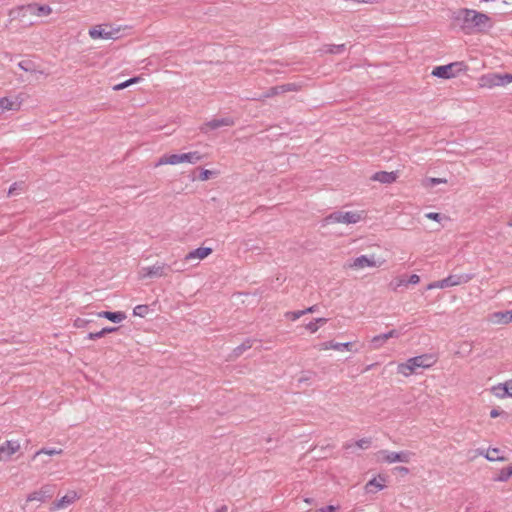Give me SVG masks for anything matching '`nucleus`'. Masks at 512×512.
<instances>
[{
  "instance_id": "f257e3e1",
  "label": "nucleus",
  "mask_w": 512,
  "mask_h": 512,
  "mask_svg": "<svg viewBox=\"0 0 512 512\" xmlns=\"http://www.w3.org/2000/svg\"><path fill=\"white\" fill-rule=\"evenodd\" d=\"M454 20L465 34L486 32L493 24L487 14L468 8L459 9Z\"/></svg>"
},
{
  "instance_id": "f03ea898",
  "label": "nucleus",
  "mask_w": 512,
  "mask_h": 512,
  "mask_svg": "<svg viewBox=\"0 0 512 512\" xmlns=\"http://www.w3.org/2000/svg\"><path fill=\"white\" fill-rule=\"evenodd\" d=\"M437 362L435 354H423L409 358L405 363L398 365V372L404 376H409L418 368H430Z\"/></svg>"
},
{
  "instance_id": "7ed1b4c3",
  "label": "nucleus",
  "mask_w": 512,
  "mask_h": 512,
  "mask_svg": "<svg viewBox=\"0 0 512 512\" xmlns=\"http://www.w3.org/2000/svg\"><path fill=\"white\" fill-rule=\"evenodd\" d=\"M184 268L174 261L171 265L165 263H156L153 266L143 267L139 274L141 278H160L166 277L171 272H182Z\"/></svg>"
},
{
  "instance_id": "20e7f679",
  "label": "nucleus",
  "mask_w": 512,
  "mask_h": 512,
  "mask_svg": "<svg viewBox=\"0 0 512 512\" xmlns=\"http://www.w3.org/2000/svg\"><path fill=\"white\" fill-rule=\"evenodd\" d=\"M203 159V155H201L198 151L183 153V154H170V155H163L157 163L155 164L156 167L170 164V165H176L179 163H197Z\"/></svg>"
},
{
  "instance_id": "39448f33",
  "label": "nucleus",
  "mask_w": 512,
  "mask_h": 512,
  "mask_svg": "<svg viewBox=\"0 0 512 512\" xmlns=\"http://www.w3.org/2000/svg\"><path fill=\"white\" fill-rule=\"evenodd\" d=\"M363 219V212L358 211H335L325 218V222L355 224Z\"/></svg>"
},
{
  "instance_id": "423d86ee",
  "label": "nucleus",
  "mask_w": 512,
  "mask_h": 512,
  "mask_svg": "<svg viewBox=\"0 0 512 512\" xmlns=\"http://www.w3.org/2000/svg\"><path fill=\"white\" fill-rule=\"evenodd\" d=\"M414 454L410 451L393 452L388 450H381L378 452V457L381 461L386 463H409Z\"/></svg>"
},
{
  "instance_id": "0eeeda50",
  "label": "nucleus",
  "mask_w": 512,
  "mask_h": 512,
  "mask_svg": "<svg viewBox=\"0 0 512 512\" xmlns=\"http://www.w3.org/2000/svg\"><path fill=\"white\" fill-rule=\"evenodd\" d=\"M108 25H95L92 28L89 29L88 34L92 39H117V34L120 31V28H113L110 30H107L106 28Z\"/></svg>"
},
{
  "instance_id": "6e6552de",
  "label": "nucleus",
  "mask_w": 512,
  "mask_h": 512,
  "mask_svg": "<svg viewBox=\"0 0 512 512\" xmlns=\"http://www.w3.org/2000/svg\"><path fill=\"white\" fill-rule=\"evenodd\" d=\"M54 495V486L50 484L43 485L39 490L28 494L26 501H38L44 503Z\"/></svg>"
},
{
  "instance_id": "1a4fd4ad",
  "label": "nucleus",
  "mask_w": 512,
  "mask_h": 512,
  "mask_svg": "<svg viewBox=\"0 0 512 512\" xmlns=\"http://www.w3.org/2000/svg\"><path fill=\"white\" fill-rule=\"evenodd\" d=\"M234 124H235V121L231 117L212 119V120L204 123L200 127V131L202 133H208L211 130H216V129L224 127V126H233Z\"/></svg>"
},
{
  "instance_id": "9d476101",
  "label": "nucleus",
  "mask_w": 512,
  "mask_h": 512,
  "mask_svg": "<svg viewBox=\"0 0 512 512\" xmlns=\"http://www.w3.org/2000/svg\"><path fill=\"white\" fill-rule=\"evenodd\" d=\"M20 450V443L17 440H7L0 445V461H8L12 455Z\"/></svg>"
},
{
  "instance_id": "9b49d317",
  "label": "nucleus",
  "mask_w": 512,
  "mask_h": 512,
  "mask_svg": "<svg viewBox=\"0 0 512 512\" xmlns=\"http://www.w3.org/2000/svg\"><path fill=\"white\" fill-rule=\"evenodd\" d=\"M383 262L384 261L377 263L374 259V256L368 257L366 255H361V256L353 259V261L351 263H349L347 265V267L352 268V269H362L365 267L380 266Z\"/></svg>"
},
{
  "instance_id": "f8f14e48",
  "label": "nucleus",
  "mask_w": 512,
  "mask_h": 512,
  "mask_svg": "<svg viewBox=\"0 0 512 512\" xmlns=\"http://www.w3.org/2000/svg\"><path fill=\"white\" fill-rule=\"evenodd\" d=\"M80 496L77 494L76 491H69L65 496L62 498L54 501L50 507L51 511H56L63 509L71 504H73L76 500H78Z\"/></svg>"
},
{
  "instance_id": "ddd939ff",
  "label": "nucleus",
  "mask_w": 512,
  "mask_h": 512,
  "mask_svg": "<svg viewBox=\"0 0 512 512\" xmlns=\"http://www.w3.org/2000/svg\"><path fill=\"white\" fill-rule=\"evenodd\" d=\"M473 277V274L449 275L448 277L441 280V285H443L444 288L453 287L468 283L473 279Z\"/></svg>"
},
{
  "instance_id": "4468645a",
  "label": "nucleus",
  "mask_w": 512,
  "mask_h": 512,
  "mask_svg": "<svg viewBox=\"0 0 512 512\" xmlns=\"http://www.w3.org/2000/svg\"><path fill=\"white\" fill-rule=\"evenodd\" d=\"M457 63H451L448 65L437 66L433 69L432 75L442 79H449L455 76L454 68Z\"/></svg>"
},
{
  "instance_id": "2eb2a0df",
  "label": "nucleus",
  "mask_w": 512,
  "mask_h": 512,
  "mask_svg": "<svg viewBox=\"0 0 512 512\" xmlns=\"http://www.w3.org/2000/svg\"><path fill=\"white\" fill-rule=\"evenodd\" d=\"M398 178V172L397 171H379L372 175L371 180L378 181L383 184H391L396 181Z\"/></svg>"
},
{
  "instance_id": "dca6fc26",
  "label": "nucleus",
  "mask_w": 512,
  "mask_h": 512,
  "mask_svg": "<svg viewBox=\"0 0 512 512\" xmlns=\"http://www.w3.org/2000/svg\"><path fill=\"white\" fill-rule=\"evenodd\" d=\"M353 346H354L353 342L337 343L334 341H327L320 345V350L333 349V350L340 351V350L346 349L348 351L357 352L358 350H354Z\"/></svg>"
},
{
  "instance_id": "f3484780",
  "label": "nucleus",
  "mask_w": 512,
  "mask_h": 512,
  "mask_svg": "<svg viewBox=\"0 0 512 512\" xmlns=\"http://www.w3.org/2000/svg\"><path fill=\"white\" fill-rule=\"evenodd\" d=\"M492 390L498 398L512 397V379L494 386Z\"/></svg>"
},
{
  "instance_id": "a211bd4d",
  "label": "nucleus",
  "mask_w": 512,
  "mask_h": 512,
  "mask_svg": "<svg viewBox=\"0 0 512 512\" xmlns=\"http://www.w3.org/2000/svg\"><path fill=\"white\" fill-rule=\"evenodd\" d=\"M211 253H212V249L211 248H209V247H199L197 249H194V250L190 251L185 256V261H191V260H194V259L202 260V259L206 258L207 256H209Z\"/></svg>"
},
{
  "instance_id": "6ab92c4d",
  "label": "nucleus",
  "mask_w": 512,
  "mask_h": 512,
  "mask_svg": "<svg viewBox=\"0 0 512 512\" xmlns=\"http://www.w3.org/2000/svg\"><path fill=\"white\" fill-rule=\"evenodd\" d=\"M384 482L385 478L381 475H379L378 478L371 479L365 485L366 493H377L378 491L382 490L385 487Z\"/></svg>"
},
{
  "instance_id": "aec40b11",
  "label": "nucleus",
  "mask_w": 512,
  "mask_h": 512,
  "mask_svg": "<svg viewBox=\"0 0 512 512\" xmlns=\"http://www.w3.org/2000/svg\"><path fill=\"white\" fill-rule=\"evenodd\" d=\"M21 102L14 101L8 97L0 98V115L5 111H18L20 109Z\"/></svg>"
},
{
  "instance_id": "412c9836",
  "label": "nucleus",
  "mask_w": 512,
  "mask_h": 512,
  "mask_svg": "<svg viewBox=\"0 0 512 512\" xmlns=\"http://www.w3.org/2000/svg\"><path fill=\"white\" fill-rule=\"evenodd\" d=\"M98 317L106 318L114 323H119L126 319V314L121 311L110 312V311H101L97 313Z\"/></svg>"
},
{
  "instance_id": "4be33fe9",
  "label": "nucleus",
  "mask_w": 512,
  "mask_h": 512,
  "mask_svg": "<svg viewBox=\"0 0 512 512\" xmlns=\"http://www.w3.org/2000/svg\"><path fill=\"white\" fill-rule=\"evenodd\" d=\"M27 16V13L24 12L23 5L12 8L8 12L9 22L11 23L14 20H20L24 22V18Z\"/></svg>"
},
{
  "instance_id": "5701e85b",
  "label": "nucleus",
  "mask_w": 512,
  "mask_h": 512,
  "mask_svg": "<svg viewBox=\"0 0 512 512\" xmlns=\"http://www.w3.org/2000/svg\"><path fill=\"white\" fill-rule=\"evenodd\" d=\"M492 321L497 324H508L512 322V311L496 312L492 315Z\"/></svg>"
},
{
  "instance_id": "b1692460",
  "label": "nucleus",
  "mask_w": 512,
  "mask_h": 512,
  "mask_svg": "<svg viewBox=\"0 0 512 512\" xmlns=\"http://www.w3.org/2000/svg\"><path fill=\"white\" fill-rule=\"evenodd\" d=\"M280 85L278 86H274V87H271L269 88L265 93L259 95V96H255L253 98H251L252 100H256V101H261V100H264L266 98H271V97H274V96H277V95H280L282 94V92L280 91Z\"/></svg>"
},
{
  "instance_id": "393cba45",
  "label": "nucleus",
  "mask_w": 512,
  "mask_h": 512,
  "mask_svg": "<svg viewBox=\"0 0 512 512\" xmlns=\"http://www.w3.org/2000/svg\"><path fill=\"white\" fill-rule=\"evenodd\" d=\"M500 74H489L481 78V85L487 87L499 86Z\"/></svg>"
},
{
  "instance_id": "a878e982",
  "label": "nucleus",
  "mask_w": 512,
  "mask_h": 512,
  "mask_svg": "<svg viewBox=\"0 0 512 512\" xmlns=\"http://www.w3.org/2000/svg\"><path fill=\"white\" fill-rule=\"evenodd\" d=\"M253 346V340L252 339H246L242 344L237 346L233 349V356L239 357L241 356L246 350L250 349Z\"/></svg>"
},
{
  "instance_id": "bb28decb",
  "label": "nucleus",
  "mask_w": 512,
  "mask_h": 512,
  "mask_svg": "<svg viewBox=\"0 0 512 512\" xmlns=\"http://www.w3.org/2000/svg\"><path fill=\"white\" fill-rule=\"evenodd\" d=\"M499 453H500V450L498 448H492V449H488L485 454L483 452H481L480 454L484 455V457L486 459H488L489 461L504 460V457L500 456Z\"/></svg>"
},
{
  "instance_id": "cd10ccee",
  "label": "nucleus",
  "mask_w": 512,
  "mask_h": 512,
  "mask_svg": "<svg viewBox=\"0 0 512 512\" xmlns=\"http://www.w3.org/2000/svg\"><path fill=\"white\" fill-rule=\"evenodd\" d=\"M63 453V450L62 449H55V448H50V449H47V448H42L40 450H38L34 455H33V459H37L38 457H40L41 455L45 454V455H48V456H54V455H60Z\"/></svg>"
},
{
  "instance_id": "c85d7f7f",
  "label": "nucleus",
  "mask_w": 512,
  "mask_h": 512,
  "mask_svg": "<svg viewBox=\"0 0 512 512\" xmlns=\"http://www.w3.org/2000/svg\"><path fill=\"white\" fill-rule=\"evenodd\" d=\"M18 66L26 72H32V73L37 72V70L35 69L34 63L30 60L21 61L18 63ZM38 73L43 74V71H38Z\"/></svg>"
},
{
  "instance_id": "c756f323",
  "label": "nucleus",
  "mask_w": 512,
  "mask_h": 512,
  "mask_svg": "<svg viewBox=\"0 0 512 512\" xmlns=\"http://www.w3.org/2000/svg\"><path fill=\"white\" fill-rule=\"evenodd\" d=\"M387 341V335L385 333L374 336L371 339V344L374 349L380 348Z\"/></svg>"
},
{
  "instance_id": "7c9ffc66",
  "label": "nucleus",
  "mask_w": 512,
  "mask_h": 512,
  "mask_svg": "<svg viewBox=\"0 0 512 512\" xmlns=\"http://www.w3.org/2000/svg\"><path fill=\"white\" fill-rule=\"evenodd\" d=\"M407 285V281L403 277L395 278L389 283V288L393 291H397L399 287Z\"/></svg>"
},
{
  "instance_id": "2f4dec72",
  "label": "nucleus",
  "mask_w": 512,
  "mask_h": 512,
  "mask_svg": "<svg viewBox=\"0 0 512 512\" xmlns=\"http://www.w3.org/2000/svg\"><path fill=\"white\" fill-rule=\"evenodd\" d=\"M36 11L38 17H43L50 15L52 13V8L49 5L37 4Z\"/></svg>"
},
{
  "instance_id": "473e14b6",
  "label": "nucleus",
  "mask_w": 512,
  "mask_h": 512,
  "mask_svg": "<svg viewBox=\"0 0 512 512\" xmlns=\"http://www.w3.org/2000/svg\"><path fill=\"white\" fill-rule=\"evenodd\" d=\"M446 182H447V180L444 179V178H434V177H431V178H427L424 181L423 185L425 187H434V186H436L438 184L446 183Z\"/></svg>"
},
{
  "instance_id": "72a5a7b5",
  "label": "nucleus",
  "mask_w": 512,
  "mask_h": 512,
  "mask_svg": "<svg viewBox=\"0 0 512 512\" xmlns=\"http://www.w3.org/2000/svg\"><path fill=\"white\" fill-rule=\"evenodd\" d=\"M149 312V306L148 305H137L134 309H133V314L135 316H139V317H145Z\"/></svg>"
},
{
  "instance_id": "f704fd0d",
  "label": "nucleus",
  "mask_w": 512,
  "mask_h": 512,
  "mask_svg": "<svg viewBox=\"0 0 512 512\" xmlns=\"http://www.w3.org/2000/svg\"><path fill=\"white\" fill-rule=\"evenodd\" d=\"M344 50H345V44H339V45L330 44V45H327L326 52L331 53V54H339V53H342Z\"/></svg>"
},
{
  "instance_id": "c9c22d12",
  "label": "nucleus",
  "mask_w": 512,
  "mask_h": 512,
  "mask_svg": "<svg viewBox=\"0 0 512 512\" xmlns=\"http://www.w3.org/2000/svg\"><path fill=\"white\" fill-rule=\"evenodd\" d=\"M280 88V91L282 92V94H284L287 92L298 91L300 89V86L296 83H286L280 85Z\"/></svg>"
},
{
  "instance_id": "e433bc0d",
  "label": "nucleus",
  "mask_w": 512,
  "mask_h": 512,
  "mask_svg": "<svg viewBox=\"0 0 512 512\" xmlns=\"http://www.w3.org/2000/svg\"><path fill=\"white\" fill-rule=\"evenodd\" d=\"M512 476V466H509L507 468H504L501 470L499 476H498V480L499 481H502V482H505L507 481L510 477Z\"/></svg>"
},
{
  "instance_id": "4c0bfd02",
  "label": "nucleus",
  "mask_w": 512,
  "mask_h": 512,
  "mask_svg": "<svg viewBox=\"0 0 512 512\" xmlns=\"http://www.w3.org/2000/svg\"><path fill=\"white\" fill-rule=\"evenodd\" d=\"M137 81H138V78H137V77H135V78H131V79L126 80V81H124V82H122V83H120V84L115 85V86L113 87V90L118 91V90L125 89V88H127L128 86H130L131 84H133V83H135V82H137Z\"/></svg>"
},
{
  "instance_id": "58836bf2",
  "label": "nucleus",
  "mask_w": 512,
  "mask_h": 512,
  "mask_svg": "<svg viewBox=\"0 0 512 512\" xmlns=\"http://www.w3.org/2000/svg\"><path fill=\"white\" fill-rule=\"evenodd\" d=\"M303 315H304V312H302V310L289 311V312L285 313V317L290 319V320H292V321H296L297 319H299Z\"/></svg>"
},
{
  "instance_id": "ea45409f",
  "label": "nucleus",
  "mask_w": 512,
  "mask_h": 512,
  "mask_svg": "<svg viewBox=\"0 0 512 512\" xmlns=\"http://www.w3.org/2000/svg\"><path fill=\"white\" fill-rule=\"evenodd\" d=\"M23 8H24V12L30 15H35L37 16V11H36V8H37V3H30V4H27V5H23Z\"/></svg>"
},
{
  "instance_id": "a19ab883",
  "label": "nucleus",
  "mask_w": 512,
  "mask_h": 512,
  "mask_svg": "<svg viewBox=\"0 0 512 512\" xmlns=\"http://www.w3.org/2000/svg\"><path fill=\"white\" fill-rule=\"evenodd\" d=\"M370 445H371L370 438H362L355 442V446H357L360 449H367Z\"/></svg>"
},
{
  "instance_id": "79ce46f5",
  "label": "nucleus",
  "mask_w": 512,
  "mask_h": 512,
  "mask_svg": "<svg viewBox=\"0 0 512 512\" xmlns=\"http://www.w3.org/2000/svg\"><path fill=\"white\" fill-rule=\"evenodd\" d=\"M499 86H504L512 82V74H500Z\"/></svg>"
},
{
  "instance_id": "37998d69",
  "label": "nucleus",
  "mask_w": 512,
  "mask_h": 512,
  "mask_svg": "<svg viewBox=\"0 0 512 512\" xmlns=\"http://www.w3.org/2000/svg\"><path fill=\"white\" fill-rule=\"evenodd\" d=\"M212 174H213L212 171L204 169L201 171V173L199 175V180L206 181V180L210 179Z\"/></svg>"
},
{
  "instance_id": "c03bdc74",
  "label": "nucleus",
  "mask_w": 512,
  "mask_h": 512,
  "mask_svg": "<svg viewBox=\"0 0 512 512\" xmlns=\"http://www.w3.org/2000/svg\"><path fill=\"white\" fill-rule=\"evenodd\" d=\"M428 219L439 222L443 216L440 213L429 212L425 215Z\"/></svg>"
},
{
  "instance_id": "a18cd8bd",
  "label": "nucleus",
  "mask_w": 512,
  "mask_h": 512,
  "mask_svg": "<svg viewBox=\"0 0 512 512\" xmlns=\"http://www.w3.org/2000/svg\"><path fill=\"white\" fill-rule=\"evenodd\" d=\"M89 322H90L89 320H85V319H82V318H77L74 321V326L77 327V328H82V327H84Z\"/></svg>"
},
{
  "instance_id": "49530a36",
  "label": "nucleus",
  "mask_w": 512,
  "mask_h": 512,
  "mask_svg": "<svg viewBox=\"0 0 512 512\" xmlns=\"http://www.w3.org/2000/svg\"><path fill=\"white\" fill-rule=\"evenodd\" d=\"M407 284H418L420 277L417 274H412L407 280Z\"/></svg>"
},
{
  "instance_id": "de8ad7c7",
  "label": "nucleus",
  "mask_w": 512,
  "mask_h": 512,
  "mask_svg": "<svg viewBox=\"0 0 512 512\" xmlns=\"http://www.w3.org/2000/svg\"><path fill=\"white\" fill-rule=\"evenodd\" d=\"M306 329L309 330L311 333H315L319 329V326L316 325L314 321H311L306 325Z\"/></svg>"
},
{
  "instance_id": "09e8293b",
  "label": "nucleus",
  "mask_w": 512,
  "mask_h": 512,
  "mask_svg": "<svg viewBox=\"0 0 512 512\" xmlns=\"http://www.w3.org/2000/svg\"><path fill=\"white\" fill-rule=\"evenodd\" d=\"M101 337H103L101 330L98 331V332H90L87 335V338L90 339V340H96V339H99Z\"/></svg>"
},
{
  "instance_id": "8fccbe9b",
  "label": "nucleus",
  "mask_w": 512,
  "mask_h": 512,
  "mask_svg": "<svg viewBox=\"0 0 512 512\" xmlns=\"http://www.w3.org/2000/svg\"><path fill=\"white\" fill-rule=\"evenodd\" d=\"M435 288H440V289L444 288L443 285H441V280L432 282V283L428 284V286H427V290H431V289H435Z\"/></svg>"
},
{
  "instance_id": "3c124183",
  "label": "nucleus",
  "mask_w": 512,
  "mask_h": 512,
  "mask_svg": "<svg viewBox=\"0 0 512 512\" xmlns=\"http://www.w3.org/2000/svg\"><path fill=\"white\" fill-rule=\"evenodd\" d=\"M118 329H119L118 327H105V328L101 329V332H102V335L105 336L106 334L116 332Z\"/></svg>"
},
{
  "instance_id": "603ef678",
  "label": "nucleus",
  "mask_w": 512,
  "mask_h": 512,
  "mask_svg": "<svg viewBox=\"0 0 512 512\" xmlns=\"http://www.w3.org/2000/svg\"><path fill=\"white\" fill-rule=\"evenodd\" d=\"M20 185L21 184H18V183L12 184L10 189H9V191H8V195L11 196V195L16 194V190L17 189H21Z\"/></svg>"
},
{
  "instance_id": "864d4df0",
  "label": "nucleus",
  "mask_w": 512,
  "mask_h": 512,
  "mask_svg": "<svg viewBox=\"0 0 512 512\" xmlns=\"http://www.w3.org/2000/svg\"><path fill=\"white\" fill-rule=\"evenodd\" d=\"M385 334L387 335V340L390 338H398L400 336V332L395 329H393Z\"/></svg>"
},
{
  "instance_id": "5fc2aeb1",
  "label": "nucleus",
  "mask_w": 512,
  "mask_h": 512,
  "mask_svg": "<svg viewBox=\"0 0 512 512\" xmlns=\"http://www.w3.org/2000/svg\"><path fill=\"white\" fill-rule=\"evenodd\" d=\"M335 510H336L335 506L328 505L326 507H323V508L319 509L317 512H335Z\"/></svg>"
},
{
  "instance_id": "6e6d98bb",
  "label": "nucleus",
  "mask_w": 512,
  "mask_h": 512,
  "mask_svg": "<svg viewBox=\"0 0 512 512\" xmlns=\"http://www.w3.org/2000/svg\"><path fill=\"white\" fill-rule=\"evenodd\" d=\"M395 470L398 471L399 473L405 474V475L409 473V469L404 466H398L395 468Z\"/></svg>"
},
{
  "instance_id": "4d7b16f0",
  "label": "nucleus",
  "mask_w": 512,
  "mask_h": 512,
  "mask_svg": "<svg viewBox=\"0 0 512 512\" xmlns=\"http://www.w3.org/2000/svg\"><path fill=\"white\" fill-rule=\"evenodd\" d=\"M315 311H317V305H313L311 307H308V308L302 310V312H304V315L307 313H313Z\"/></svg>"
},
{
  "instance_id": "13d9d810",
  "label": "nucleus",
  "mask_w": 512,
  "mask_h": 512,
  "mask_svg": "<svg viewBox=\"0 0 512 512\" xmlns=\"http://www.w3.org/2000/svg\"><path fill=\"white\" fill-rule=\"evenodd\" d=\"M501 413H502V412H501L500 410H498V409H492V410L490 411V417H491V418H496V417L500 416V415H501Z\"/></svg>"
},
{
  "instance_id": "bf43d9fd",
  "label": "nucleus",
  "mask_w": 512,
  "mask_h": 512,
  "mask_svg": "<svg viewBox=\"0 0 512 512\" xmlns=\"http://www.w3.org/2000/svg\"><path fill=\"white\" fill-rule=\"evenodd\" d=\"M327 321H328V320H327L326 318H322V317H321V318H316V319L314 320V322H315V323H316V325H318V326H319V325H323V324H325Z\"/></svg>"
},
{
  "instance_id": "052dcab7",
  "label": "nucleus",
  "mask_w": 512,
  "mask_h": 512,
  "mask_svg": "<svg viewBox=\"0 0 512 512\" xmlns=\"http://www.w3.org/2000/svg\"><path fill=\"white\" fill-rule=\"evenodd\" d=\"M353 446H355V443L353 444V443H349V442H347V443H345V444L343 445V449H345V450H350Z\"/></svg>"
},
{
  "instance_id": "680f3d73",
  "label": "nucleus",
  "mask_w": 512,
  "mask_h": 512,
  "mask_svg": "<svg viewBox=\"0 0 512 512\" xmlns=\"http://www.w3.org/2000/svg\"><path fill=\"white\" fill-rule=\"evenodd\" d=\"M227 511H228L227 505H222L215 512H227Z\"/></svg>"
},
{
  "instance_id": "e2e57ef3",
  "label": "nucleus",
  "mask_w": 512,
  "mask_h": 512,
  "mask_svg": "<svg viewBox=\"0 0 512 512\" xmlns=\"http://www.w3.org/2000/svg\"><path fill=\"white\" fill-rule=\"evenodd\" d=\"M299 381H300V382H302V381H306V378H300V379H299Z\"/></svg>"
}]
</instances>
